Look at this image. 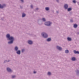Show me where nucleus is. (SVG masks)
Returning a JSON list of instances; mask_svg holds the SVG:
<instances>
[{
  "mask_svg": "<svg viewBox=\"0 0 79 79\" xmlns=\"http://www.w3.org/2000/svg\"><path fill=\"white\" fill-rule=\"evenodd\" d=\"M6 37L8 39V40H10L8 42V44H12L13 43L14 40H15V38L13 36H10V35L9 34H7L6 35Z\"/></svg>",
  "mask_w": 79,
  "mask_h": 79,
  "instance_id": "nucleus-1",
  "label": "nucleus"
},
{
  "mask_svg": "<svg viewBox=\"0 0 79 79\" xmlns=\"http://www.w3.org/2000/svg\"><path fill=\"white\" fill-rule=\"evenodd\" d=\"M42 35L43 37H44V38H47V37H48V35L47 33L45 32H43L41 34Z\"/></svg>",
  "mask_w": 79,
  "mask_h": 79,
  "instance_id": "nucleus-2",
  "label": "nucleus"
},
{
  "mask_svg": "<svg viewBox=\"0 0 79 79\" xmlns=\"http://www.w3.org/2000/svg\"><path fill=\"white\" fill-rule=\"evenodd\" d=\"M45 24L46 25V26H51V24H52V23L50 22H46L45 23Z\"/></svg>",
  "mask_w": 79,
  "mask_h": 79,
  "instance_id": "nucleus-3",
  "label": "nucleus"
},
{
  "mask_svg": "<svg viewBox=\"0 0 79 79\" xmlns=\"http://www.w3.org/2000/svg\"><path fill=\"white\" fill-rule=\"evenodd\" d=\"M64 7L65 10L68 9V5L67 4H65L64 6Z\"/></svg>",
  "mask_w": 79,
  "mask_h": 79,
  "instance_id": "nucleus-4",
  "label": "nucleus"
},
{
  "mask_svg": "<svg viewBox=\"0 0 79 79\" xmlns=\"http://www.w3.org/2000/svg\"><path fill=\"white\" fill-rule=\"evenodd\" d=\"M56 48L58 50H62V48H61V47H60L58 46H57L56 47Z\"/></svg>",
  "mask_w": 79,
  "mask_h": 79,
  "instance_id": "nucleus-5",
  "label": "nucleus"
},
{
  "mask_svg": "<svg viewBox=\"0 0 79 79\" xmlns=\"http://www.w3.org/2000/svg\"><path fill=\"white\" fill-rule=\"evenodd\" d=\"M73 52L75 54H79V51H76V50H74Z\"/></svg>",
  "mask_w": 79,
  "mask_h": 79,
  "instance_id": "nucleus-6",
  "label": "nucleus"
},
{
  "mask_svg": "<svg viewBox=\"0 0 79 79\" xmlns=\"http://www.w3.org/2000/svg\"><path fill=\"white\" fill-rule=\"evenodd\" d=\"M7 71H8V72H12V71L11 70V69H10L9 68H7Z\"/></svg>",
  "mask_w": 79,
  "mask_h": 79,
  "instance_id": "nucleus-7",
  "label": "nucleus"
},
{
  "mask_svg": "<svg viewBox=\"0 0 79 79\" xmlns=\"http://www.w3.org/2000/svg\"><path fill=\"white\" fill-rule=\"evenodd\" d=\"M5 6V4H4L3 5H1V4H0V8H4Z\"/></svg>",
  "mask_w": 79,
  "mask_h": 79,
  "instance_id": "nucleus-8",
  "label": "nucleus"
},
{
  "mask_svg": "<svg viewBox=\"0 0 79 79\" xmlns=\"http://www.w3.org/2000/svg\"><path fill=\"white\" fill-rule=\"evenodd\" d=\"M16 53H17V54H18V55H20L21 54V51H20V50H19L17 51V52H16Z\"/></svg>",
  "mask_w": 79,
  "mask_h": 79,
  "instance_id": "nucleus-9",
  "label": "nucleus"
},
{
  "mask_svg": "<svg viewBox=\"0 0 79 79\" xmlns=\"http://www.w3.org/2000/svg\"><path fill=\"white\" fill-rule=\"evenodd\" d=\"M28 43L30 44H32V41H31V40H29L28 41Z\"/></svg>",
  "mask_w": 79,
  "mask_h": 79,
  "instance_id": "nucleus-10",
  "label": "nucleus"
},
{
  "mask_svg": "<svg viewBox=\"0 0 79 79\" xmlns=\"http://www.w3.org/2000/svg\"><path fill=\"white\" fill-rule=\"evenodd\" d=\"M15 51H18V47L17 46H16L15 47Z\"/></svg>",
  "mask_w": 79,
  "mask_h": 79,
  "instance_id": "nucleus-11",
  "label": "nucleus"
},
{
  "mask_svg": "<svg viewBox=\"0 0 79 79\" xmlns=\"http://www.w3.org/2000/svg\"><path fill=\"white\" fill-rule=\"evenodd\" d=\"M73 27L74 28H76L77 27V25L76 24H74Z\"/></svg>",
  "mask_w": 79,
  "mask_h": 79,
  "instance_id": "nucleus-12",
  "label": "nucleus"
},
{
  "mask_svg": "<svg viewBox=\"0 0 79 79\" xmlns=\"http://www.w3.org/2000/svg\"><path fill=\"white\" fill-rule=\"evenodd\" d=\"M71 60L72 61H75L76 58H75V57H72V58Z\"/></svg>",
  "mask_w": 79,
  "mask_h": 79,
  "instance_id": "nucleus-13",
  "label": "nucleus"
},
{
  "mask_svg": "<svg viewBox=\"0 0 79 79\" xmlns=\"http://www.w3.org/2000/svg\"><path fill=\"white\" fill-rule=\"evenodd\" d=\"M68 11H71L72 10V8H69L68 9Z\"/></svg>",
  "mask_w": 79,
  "mask_h": 79,
  "instance_id": "nucleus-14",
  "label": "nucleus"
},
{
  "mask_svg": "<svg viewBox=\"0 0 79 79\" xmlns=\"http://www.w3.org/2000/svg\"><path fill=\"white\" fill-rule=\"evenodd\" d=\"M26 16V14H24V13H22V17L23 18H24V17H25Z\"/></svg>",
  "mask_w": 79,
  "mask_h": 79,
  "instance_id": "nucleus-15",
  "label": "nucleus"
},
{
  "mask_svg": "<svg viewBox=\"0 0 79 79\" xmlns=\"http://www.w3.org/2000/svg\"><path fill=\"white\" fill-rule=\"evenodd\" d=\"M67 40L69 41H71V38L68 37V38H67Z\"/></svg>",
  "mask_w": 79,
  "mask_h": 79,
  "instance_id": "nucleus-16",
  "label": "nucleus"
},
{
  "mask_svg": "<svg viewBox=\"0 0 79 79\" xmlns=\"http://www.w3.org/2000/svg\"><path fill=\"white\" fill-rule=\"evenodd\" d=\"M65 53H69V50H66L65 51Z\"/></svg>",
  "mask_w": 79,
  "mask_h": 79,
  "instance_id": "nucleus-17",
  "label": "nucleus"
},
{
  "mask_svg": "<svg viewBox=\"0 0 79 79\" xmlns=\"http://www.w3.org/2000/svg\"><path fill=\"white\" fill-rule=\"evenodd\" d=\"M45 10H46V11H48L50 9H49V8L48 7H46Z\"/></svg>",
  "mask_w": 79,
  "mask_h": 79,
  "instance_id": "nucleus-18",
  "label": "nucleus"
},
{
  "mask_svg": "<svg viewBox=\"0 0 79 79\" xmlns=\"http://www.w3.org/2000/svg\"><path fill=\"white\" fill-rule=\"evenodd\" d=\"M50 40H51V38H48L47 40V41H48V42H49L50 41Z\"/></svg>",
  "mask_w": 79,
  "mask_h": 79,
  "instance_id": "nucleus-19",
  "label": "nucleus"
},
{
  "mask_svg": "<svg viewBox=\"0 0 79 79\" xmlns=\"http://www.w3.org/2000/svg\"><path fill=\"white\" fill-rule=\"evenodd\" d=\"M76 72L77 73V74H79V70H76Z\"/></svg>",
  "mask_w": 79,
  "mask_h": 79,
  "instance_id": "nucleus-20",
  "label": "nucleus"
},
{
  "mask_svg": "<svg viewBox=\"0 0 79 79\" xmlns=\"http://www.w3.org/2000/svg\"><path fill=\"white\" fill-rule=\"evenodd\" d=\"M73 3H76V1L75 0H73Z\"/></svg>",
  "mask_w": 79,
  "mask_h": 79,
  "instance_id": "nucleus-21",
  "label": "nucleus"
},
{
  "mask_svg": "<svg viewBox=\"0 0 79 79\" xmlns=\"http://www.w3.org/2000/svg\"><path fill=\"white\" fill-rule=\"evenodd\" d=\"M42 20L43 21H45V18H43L42 19Z\"/></svg>",
  "mask_w": 79,
  "mask_h": 79,
  "instance_id": "nucleus-22",
  "label": "nucleus"
},
{
  "mask_svg": "<svg viewBox=\"0 0 79 79\" xmlns=\"http://www.w3.org/2000/svg\"><path fill=\"white\" fill-rule=\"evenodd\" d=\"M48 75H51V73L49 72H48Z\"/></svg>",
  "mask_w": 79,
  "mask_h": 79,
  "instance_id": "nucleus-23",
  "label": "nucleus"
},
{
  "mask_svg": "<svg viewBox=\"0 0 79 79\" xmlns=\"http://www.w3.org/2000/svg\"><path fill=\"white\" fill-rule=\"evenodd\" d=\"M16 77V76L14 75V76H12V78H15Z\"/></svg>",
  "mask_w": 79,
  "mask_h": 79,
  "instance_id": "nucleus-24",
  "label": "nucleus"
},
{
  "mask_svg": "<svg viewBox=\"0 0 79 79\" xmlns=\"http://www.w3.org/2000/svg\"><path fill=\"white\" fill-rule=\"evenodd\" d=\"M70 21L71 23H73V19H71Z\"/></svg>",
  "mask_w": 79,
  "mask_h": 79,
  "instance_id": "nucleus-25",
  "label": "nucleus"
},
{
  "mask_svg": "<svg viewBox=\"0 0 79 79\" xmlns=\"http://www.w3.org/2000/svg\"><path fill=\"white\" fill-rule=\"evenodd\" d=\"M31 8H33V6H32V5H31Z\"/></svg>",
  "mask_w": 79,
  "mask_h": 79,
  "instance_id": "nucleus-26",
  "label": "nucleus"
},
{
  "mask_svg": "<svg viewBox=\"0 0 79 79\" xmlns=\"http://www.w3.org/2000/svg\"><path fill=\"white\" fill-rule=\"evenodd\" d=\"M22 52H24V49H22Z\"/></svg>",
  "mask_w": 79,
  "mask_h": 79,
  "instance_id": "nucleus-27",
  "label": "nucleus"
},
{
  "mask_svg": "<svg viewBox=\"0 0 79 79\" xmlns=\"http://www.w3.org/2000/svg\"><path fill=\"white\" fill-rule=\"evenodd\" d=\"M20 0L22 2H24V1L23 0Z\"/></svg>",
  "mask_w": 79,
  "mask_h": 79,
  "instance_id": "nucleus-28",
  "label": "nucleus"
},
{
  "mask_svg": "<svg viewBox=\"0 0 79 79\" xmlns=\"http://www.w3.org/2000/svg\"><path fill=\"white\" fill-rule=\"evenodd\" d=\"M56 1L57 2H59V0H56Z\"/></svg>",
  "mask_w": 79,
  "mask_h": 79,
  "instance_id": "nucleus-29",
  "label": "nucleus"
},
{
  "mask_svg": "<svg viewBox=\"0 0 79 79\" xmlns=\"http://www.w3.org/2000/svg\"><path fill=\"white\" fill-rule=\"evenodd\" d=\"M36 73V72H35V71L34 72V74H35Z\"/></svg>",
  "mask_w": 79,
  "mask_h": 79,
  "instance_id": "nucleus-30",
  "label": "nucleus"
},
{
  "mask_svg": "<svg viewBox=\"0 0 79 79\" xmlns=\"http://www.w3.org/2000/svg\"><path fill=\"white\" fill-rule=\"evenodd\" d=\"M36 10H39V8H36Z\"/></svg>",
  "mask_w": 79,
  "mask_h": 79,
  "instance_id": "nucleus-31",
  "label": "nucleus"
},
{
  "mask_svg": "<svg viewBox=\"0 0 79 79\" xmlns=\"http://www.w3.org/2000/svg\"><path fill=\"white\" fill-rule=\"evenodd\" d=\"M6 61H7L6 60H5L4 62V63H5L6 62Z\"/></svg>",
  "mask_w": 79,
  "mask_h": 79,
  "instance_id": "nucleus-32",
  "label": "nucleus"
},
{
  "mask_svg": "<svg viewBox=\"0 0 79 79\" xmlns=\"http://www.w3.org/2000/svg\"><path fill=\"white\" fill-rule=\"evenodd\" d=\"M77 34H79V32H77Z\"/></svg>",
  "mask_w": 79,
  "mask_h": 79,
  "instance_id": "nucleus-33",
  "label": "nucleus"
},
{
  "mask_svg": "<svg viewBox=\"0 0 79 79\" xmlns=\"http://www.w3.org/2000/svg\"><path fill=\"white\" fill-rule=\"evenodd\" d=\"M56 13H58V11H56Z\"/></svg>",
  "mask_w": 79,
  "mask_h": 79,
  "instance_id": "nucleus-34",
  "label": "nucleus"
},
{
  "mask_svg": "<svg viewBox=\"0 0 79 79\" xmlns=\"http://www.w3.org/2000/svg\"><path fill=\"white\" fill-rule=\"evenodd\" d=\"M9 61H10V60H8L7 62H9Z\"/></svg>",
  "mask_w": 79,
  "mask_h": 79,
  "instance_id": "nucleus-35",
  "label": "nucleus"
},
{
  "mask_svg": "<svg viewBox=\"0 0 79 79\" xmlns=\"http://www.w3.org/2000/svg\"><path fill=\"white\" fill-rule=\"evenodd\" d=\"M78 5H79V3H78Z\"/></svg>",
  "mask_w": 79,
  "mask_h": 79,
  "instance_id": "nucleus-36",
  "label": "nucleus"
},
{
  "mask_svg": "<svg viewBox=\"0 0 79 79\" xmlns=\"http://www.w3.org/2000/svg\"><path fill=\"white\" fill-rule=\"evenodd\" d=\"M21 8H22V7H21Z\"/></svg>",
  "mask_w": 79,
  "mask_h": 79,
  "instance_id": "nucleus-37",
  "label": "nucleus"
}]
</instances>
